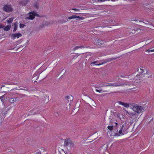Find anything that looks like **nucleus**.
<instances>
[{
  "mask_svg": "<svg viewBox=\"0 0 154 154\" xmlns=\"http://www.w3.org/2000/svg\"><path fill=\"white\" fill-rule=\"evenodd\" d=\"M134 74L136 75L135 77L133 79L134 84L139 83L144 77L149 79H151L154 77V75L152 73H149L143 67H140V69L138 68L135 71Z\"/></svg>",
  "mask_w": 154,
  "mask_h": 154,
  "instance_id": "f257e3e1",
  "label": "nucleus"
},
{
  "mask_svg": "<svg viewBox=\"0 0 154 154\" xmlns=\"http://www.w3.org/2000/svg\"><path fill=\"white\" fill-rule=\"evenodd\" d=\"M132 109L134 111L138 114L142 112L144 110V108L143 106L136 105L133 106Z\"/></svg>",
  "mask_w": 154,
  "mask_h": 154,
  "instance_id": "f03ea898",
  "label": "nucleus"
},
{
  "mask_svg": "<svg viewBox=\"0 0 154 154\" xmlns=\"http://www.w3.org/2000/svg\"><path fill=\"white\" fill-rule=\"evenodd\" d=\"M73 143L69 139H66L65 140L64 146L69 149H71L73 146Z\"/></svg>",
  "mask_w": 154,
  "mask_h": 154,
  "instance_id": "7ed1b4c3",
  "label": "nucleus"
},
{
  "mask_svg": "<svg viewBox=\"0 0 154 154\" xmlns=\"http://www.w3.org/2000/svg\"><path fill=\"white\" fill-rule=\"evenodd\" d=\"M3 10L6 12L9 13L13 11V9L11 5L9 4H6L3 6Z\"/></svg>",
  "mask_w": 154,
  "mask_h": 154,
  "instance_id": "20e7f679",
  "label": "nucleus"
},
{
  "mask_svg": "<svg viewBox=\"0 0 154 154\" xmlns=\"http://www.w3.org/2000/svg\"><path fill=\"white\" fill-rule=\"evenodd\" d=\"M126 130L124 126H122L119 132L116 133L114 136H119L123 135L125 133H126L125 131Z\"/></svg>",
  "mask_w": 154,
  "mask_h": 154,
  "instance_id": "39448f33",
  "label": "nucleus"
},
{
  "mask_svg": "<svg viewBox=\"0 0 154 154\" xmlns=\"http://www.w3.org/2000/svg\"><path fill=\"white\" fill-rule=\"evenodd\" d=\"M28 14L29 16L26 18L27 19L32 20L35 18V16H38V15L35 11L30 12Z\"/></svg>",
  "mask_w": 154,
  "mask_h": 154,
  "instance_id": "423d86ee",
  "label": "nucleus"
},
{
  "mask_svg": "<svg viewBox=\"0 0 154 154\" xmlns=\"http://www.w3.org/2000/svg\"><path fill=\"white\" fill-rule=\"evenodd\" d=\"M77 19V20H81L83 19V18L82 17L76 16L75 15H72V16L69 17L68 19L69 20H71L74 19Z\"/></svg>",
  "mask_w": 154,
  "mask_h": 154,
  "instance_id": "0eeeda50",
  "label": "nucleus"
},
{
  "mask_svg": "<svg viewBox=\"0 0 154 154\" xmlns=\"http://www.w3.org/2000/svg\"><path fill=\"white\" fill-rule=\"evenodd\" d=\"M21 36V34L20 33L13 34L11 35V38L13 39H15L16 37L18 38Z\"/></svg>",
  "mask_w": 154,
  "mask_h": 154,
  "instance_id": "6e6552de",
  "label": "nucleus"
},
{
  "mask_svg": "<svg viewBox=\"0 0 154 154\" xmlns=\"http://www.w3.org/2000/svg\"><path fill=\"white\" fill-rule=\"evenodd\" d=\"M117 103L119 105H122L126 108H128L129 107V105L128 103H125L119 101Z\"/></svg>",
  "mask_w": 154,
  "mask_h": 154,
  "instance_id": "1a4fd4ad",
  "label": "nucleus"
},
{
  "mask_svg": "<svg viewBox=\"0 0 154 154\" xmlns=\"http://www.w3.org/2000/svg\"><path fill=\"white\" fill-rule=\"evenodd\" d=\"M104 42H105L104 41L99 40H97V41L96 42V45L100 46L101 45L104 44Z\"/></svg>",
  "mask_w": 154,
  "mask_h": 154,
  "instance_id": "9d476101",
  "label": "nucleus"
},
{
  "mask_svg": "<svg viewBox=\"0 0 154 154\" xmlns=\"http://www.w3.org/2000/svg\"><path fill=\"white\" fill-rule=\"evenodd\" d=\"M97 61H96L94 62H92L91 63L90 65L91 66H94V65L96 66H100L103 64V63H98Z\"/></svg>",
  "mask_w": 154,
  "mask_h": 154,
  "instance_id": "9b49d317",
  "label": "nucleus"
},
{
  "mask_svg": "<svg viewBox=\"0 0 154 154\" xmlns=\"http://www.w3.org/2000/svg\"><path fill=\"white\" fill-rule=\"evenodd\" d=\"M18 100V97L11 98L9 99V101L11 103H14Z\"/></svg>",
  "mask_w": 154,
  "mask_h": 154,
  "instance_id": "f8f14e48",
  "label": "nucleus"
},
{
  "mask_svg": "<svg viewBox=\"0 0 154 154\" xmlns=\"http://www.w3.org/2000/svg\"><path fill=\"white\" fill-rule=\"evenodd\" d=\"M29 0L27 1V0H24L20 1V3L22 5L25 6L29 2Z\"/></svg>",
  "mask_w": 154,
  "mask_h": 154,
  "instance_id": "ddd939ff",
  "label": "nucleus"
},
{
  "mask_svg": "<svg viewBox=\"0 0 154 154\" xmlns=\"http://www.w3.org/2000/svg\"><path fill=\"white\" fill-rule=\"evenodd\" d=\"M117 117L120 120H122V119H124L125 116L119 113H118L117 114Z\"/></svg>",
  "mask_w": 154,
  "mask_h": 154,
  "instance_id": "4468645a",
  "label": "nucleus"
},
{
  "mask_svg": "<svg viewBox=\"0 0 154 154\" xmlns=\"http://www.w3.org/2000/svg\"><path fill=\"white\" fill-rule=\"evenodd\" d=\"M113 86L112 84H110L109 83H107L106 82H104L103 83L102 85H101V86Z\"/></svg>",
  "mask_w": 154,
  "mask_h": 154,
  "instance_id": "2eb2a0df",
  "label": "nucleus"
},
{
  "mask_svg": "<svg viewBox=\"0 0 154 154\" xmlns=\"http://www.w3.org/2000/svg\"><path fill=\"white\" fill-rule=\"evenodd\" d=\"M11 27V25H8L5 28H4V29L5 31H8L10 30Z\"/></svg>",
  "mask_w": 154,
  "mask_h": 154,
  "instance_id": "dca6fc26",
  "label": "nucleus"
},
{
  "mask_svg": "<svg viewBox=\"0 0 154 154\" xmlns=\"http://www.w3.org/2000/svg\"><path fill=\"white\" fill-rule=\"evenodd\" d=\"M130 115L131 116H132V118L133 116L134 117H135L136 118H137L138 117L137 115V114H136L135 113H134V112H131L130 113Z\"/></svg>",
  "mask_w": 154,
  "mask_h": 154,
  "instance_id": "f3484780",
  "label": "nucleus"
},
{
  "mask_svg": "<svg viewBox=\"0 0 154 154\" xmlns=\"http://www.w3.org/2000/svg\"><path fill=\"white\" fill-rule=\"evenodd\" d=\"M66 98L68 101H71L73 100V98L72 96L70 95L67 96Z\"/></svg>",
  "mask_w": 154,
  "mask_h": 154,
  "instance_id": "a211bd4d",
  "label": "nucleus"
},
{
  "mask_svg": "<svg viewBox=\"0 0 154 154\" xmlns=\"http://www.w3.org/2000/svg\"><path fill=\"white\" fill-rule=\"evenodd\" d=\"M14 18L13 17H12L11 18L9 19H8L7 20V22L8 23H10L12 22L13 21V20L14 19Z\"/></svg>",
  "mask_w": 154,
  "mask_h": 154,
  "instance_id": "6ab92c4d",
  "label": "nucleus"
},
{
  "mask_svg": "<svg viewBox=\"0 0 154 154\" xmlns=\"http://www.w3.org/2000/svg\"><path fill=\"white\" fill-rule=\"evenodd\" d=\"M14 27L13 30V32H15L17 30V25L16 23H15L14 24Z\"/></svg>",
  "mask_w": 154,
  "mask_h": 154,
  "instance_id": "aec40b11",
  "label": "nucleus"
},
{
  "mask_svg": "<svg viewBox=\"0 0 154 154\" xmlns=\"http://www.w3.org/2000/svg\"><path fill=\"white\" fill-rule=\"evenodd\" d=\"M84 48V47L83 46H76V47H75L74 48L73 50H74V51L76 50L78 48Z\"/></svg>",
  "mask_w": 154,
  "mask_h": 154,
  "instance_id": "412c9836",
  "label": "nucleus"
},
{
  "mask_svg": "<svg viewBox=\"0 0 154 154\" xmlns=\"http://www.w3.org/2000/svg\"><path fill=\"white\" fill-rule=\"evenodd\" d=\"M107 128L109 130H112L113 128V126H108Z\"/></svg>",
  "mask_w": 154,
  "mask_h": 154,
  "instance_id": "4be33fe9",
  "label": "nucleus"
},
{
  "mask_svg": "<svg viewBox=\"0 0 154 154\" xmlns=\"http://www.w3.org/2000/svg\"><path fill=\"white\" fill-rule=\"evenodd\" d=\"M146 51H148L149 52H154V49H149L147 50Z\"/></svg>",
  "mask_w": 154,
  "mask_h": 154,
  "instance_id": "5701e85b",
  "label": "nucleus"
},
{
  "mask_svg": "<svg viewBox=\"0 0 154 154\" xmlns=\"http://www.w3.org/2000/svg\"><path fill=\"white\" fill-rule=\"evenodd\" d=\"M25 26V25L22 24V23H20V28H23Z\"/></svg>",
  "mask_w": 154,
  "mask_h": 154,
  "instance_id": "b1692460",
  "label": "nucleus"
},
{
  "mask_svg": "<svg viewBox=\"0 0 154 154\" xmlns=\"http://www.w3.org/2000/svg\"><path fill=\"white\" fill-rule=\"evenodd\" d=\"M102 89H100V90H98V89H96V91L98 92H99V93H100L102 92Z\"/></svg>",
  "mask_w": 154,
  "mask_h": 154,
  "instance_id": "393cba45",
  "label": "nucleus"
},
{
  "mask_svg": "<svg viewBox=\"0 0 154 154\" xmlns=\"http://www.w3.org/2000/svg\"><path fill=\"white\" fill-rule=\"evenodd\" d=\"M4 27V26L2 23H0V28H2Z\"/></svg>",
  "mask_w": 154,
  "mask_h": 154,
  "instance_id": "a878e982",
  "label": "nucleus"
},
{
  "mask_svg": "<svg viewBox=\"0 0 154 154\" xmlns=\"http://www.w3.org/2000/svg\"><path fill=\"white\" fill-rule=\"evenodd\" d=\"M3 97H4L3 95L0 97V99H1L2 101L4 100H3Z\"/></svg>",
  "mask_w": 154,
  "mask_h": 154,
  "instance_id": "bb28decb",
  "label": "nucleus"
},
{
  "mask_svg": "<svg viewBox=\"0 0 154 154\" xmlns=\"http://www.w3.org/2000/svg\"><path fill=\"white\" fill-rule=\"evenodd\" d=\"M133 120H132L131 121H130V122H129V124L131 125L133 124Z\"/></svg>",
  "mask_w": 154,
  "mask_h": 154,
  "instance_id": "cd10ccee",
  "label": "nucleus"
},
{
  "mask_svg": "<svg viewBox=\"0 0 154 154\" xmlns=\"http://www.w3.org/2000/svg\"><path fill=\"white\" fill-rule=\"evenodd\" d=\"M150 118L149 119H150ZM154 119H154L152 118L151 119H149V120H150V121L149 122H153Z\"/></svg>",
  "mask_w": 154,
  "mask_h": 154,
  "instance_id": "c85d7f7f",
  "label": "nucleus"
},
{
  "mask_svg": "<svg viewBox=\"0 0 154 154\" xmlns=\"http://www.w3.org/2000/svg\"><path fill=\"white\" fill-rule=\"evenodd\" d=\"M94 2H97L100 1V0H92Z\"/></svg>",
  "mask_w": 154,
  "mask_h": 154,
  "instance_id": "c756f323",
  "label": "nucleus"
},
{
  "mask_svg": "<svg viewBox=\"0 0 154 154\" xmlns=\"http://www.w3.org/2000/svg\"><path fill=\"white\" fill-rule=\"evenodd\" d=\"M72 10H74V11H79V9L77 8H74L72 9Z\"/></svg>",
  "mask_w": 154,
  "mask_h": 154,
  "instance_id": "7c9ffc66",
  "label": "nucleus"
},
{
  "mask_svg": "<svg viewBox=\"0 0 154 154\" xmlns=\"http://www.w3.org/2000/svg\"><path fill=\"white\" fill-rule=\"evenodd\" d=\"M135 30H132V31L131 32V33L134 34V33H135Z\"/></svg>",
  "mask_w": 154,
  "mask_h": 154,
  "instance_id": "2f4dec72",
  "label": "nucleus"
},
{
  "mask_svg": "<svg viewBox=\"0 0 154 154\" xmlns=\"http://www.w3.org/2000/svg\"><path fill=\"white\" fill-rule=\"evenodd\" d=\"M36 114V113H35V112H34V113H33V114H31V115H35V114Z\"/></svg>",
  "mask_w": 154,
  "mask_h": 154,
  "instance_id": "473e14b6",
  "label": "nucleus"
},
{
  "mask_svg": "<svg viewBox=\"0 0 154 154\" xmlns=\"http://www.w3.org/2000/svg\"><path fill=\"white\" fill-rule=\"evenodd\" d=\"M29 120H27L26 121V122H29Z\"/></svg>",
  "mask_w": 154,
  "mask_h": 154,
  "instance_id": "72a5a7b5",
  "label": "nucleus"
},
{
  "mask_svg": "<svg viewBox=\"0 0 154 154\" xmlns=\"http://www.w3.org/2000/svg\"><path fill=\"white\" fill-rule=\"evenodd\" d=\"M115 124H116V125H118V124L117 123H116V122L115 123Z\"/></svg>",
  "mask_w": 154,
  "mask_h": 154,
  "instance_id": "f704fd0d",
  "label": "nucleus"
},
{
  "mask_svg": "<svg viewBox=\"0 0 154 154\" xmlns=\"http://www.w3.org/2000/svg\"><path fill=\"white\" fill-rule=\"evenodd\" d=\"M134 131V130H133V131Z\"/></svg>",
  "mask_w": 154,
  "mask_h": 154,
  "instance_id": "c9c22d12",
  "label": "nucleus"
}]
</instances>
